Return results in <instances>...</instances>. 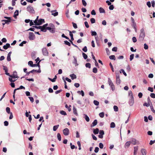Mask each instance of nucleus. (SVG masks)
<instances>
[{"label": "nucleus", "mask_w": 155, "mask_h": 155, "mask_svg": "<svg viewBox=\"0 0 155 155\" xmlns=\"http://www.w3.org/2000/svg\"><path fill=\"white\" fill-rule=\"evenodd\" d=\"M99 11L101 13H105V12L104 9L101 7L99 8Z\"/></svg>", "instance_id": "obj_23"}, {"label": "nucleus", "mask_w": 155, "mask_h": 155, "mask_svg": "<svg viewBox=\"0 0 155 155\" xmlns=\"http://www.w3.org/2000/svg\"><path fill=\"white\" fill-rule=\"evenodd\" d=\"M82 55H83V58H84L85 59H87V56L85 53H82Z\"/></svg>", "instance_id": "obj_39"}, {"label": "nucleus", "mask_w": 155, "mask_h": 155, "mask_svg": "<svg viewBox=\"0 0 155 155\" xmlns=\"http://www.w3.org/2000/svg\"><path fill=\"white\" fill-rule=\"evenodd\" d=\"M82 50L84 52H86L87 51V49L86 46H84L82 49Z\"/></svg>", "instance_id": "obj_50"}, {"label": "nucleus", "mask_w": 155, "mask_h": 155, "mask_svg": "<svg viewBox=\"0 0 155 155\" xmlns=\"http://www.w3.org/2000/svg\"><path fill=\"white\" fill-rule=\"evenodd\" d=\"M11 20H3L2 21L5 22V23L8 24L9 22H11Z\"/></svg>", "instance_id": "obj_21"}, {"label": "nucleus", "mask_w": 155, "mask_h": 155, "mask_svg": "<svg viewBox=\"0 0 155 155\" xmlns=\"http://www.w3.org/2000/svg\"><path fill=\"white\" fill-rule=\"evenodd\" d=\"M91 35L92 36H96L97 35V34L96 31H91Z\"/></svg>", "instance_id": "obj_44"}, {"label": "nucleus", "mask_w": 155, "mask_h": 155, "mask_svg": "<svg viewBox=\"0 0 155 155\" xmlns=\"http://www.w3.org/2000/svg\"><path fill=\"white\" fill-rule=\"evenodd\" d=\"M129 96L130 97H133V95L132 93V92L130 91L128 92Z\"/></svg>", "instance_id": "obj_45"}, {"label": "nucleus", "mask_w": 155, "mask_h": 155, "mask_svg": "<svg viewBox=\"0 0 155 155\" xmlns=\"http://www.w3.org/2000/svg\"><path fill=\"white\" fill-rule=\"evenodd\" d=\"M138 150V147H134V155H136L137 153Z\"/></svg>", "instance_id": "obj_15"}, {"label": "nucleus", "mask_w": 155, "mask_h": 155, "mask_svg": "<svg viewBox=\"0 0 155 155\" xmlns=\"http://www.w3.org/2000/svg\"><path fill=\"white\" fill-rule=\"evenodd\" d=\"M82 2L83 5L84 6H86L87 5V3L84 0H82Z\"/></svg>", "instance_id": "obj_56"}, {"label": "nucleus", "mask_w": 155, "mask_h": 155, "mask_svg": "<svg viewBox=\"0 0 155 155\" xmlns=\"http://www.w3.org/2000/svg\"><path fill=\"white\" fill-rule=\"evenodd\" d=\"M134 54H131L130 55V61H131L134 59Z\"/></svg>", "instance_id": "obj_49"}, {"label": "nucleus", "mask_w": 155, "mask_h": 155, "mask_svg": "<svg viewBox=\"0 0 155 155\" xmlns=\"http://www.w3.org/2000/svg\"><path fill=\"white\" fill-rule=\"evenodd\" d=\"M134 102V97H130L129 101V104L131 106H133Z\"/></svg>", "instance_id": "obj_9"}, {"label": "nucleus", "mask_w": 155, "mask_h": 155, "mask_svg": "<svg viewBox=\"0 0 155 155\" xmlns=\"http://www.w3.org/2000/svg\"><path fill=\"white\" fill-rule=\"evenodd\" d=\"M73 111L74 114H75L76 116H78V114L77 113V109L74 107H73Z\"/></svg>", "instance_id": "obj_20"}, {"label": "nucleus", "mask_w": 155, "mask_h": 155, "mask_svg": "<svg viewBox=\"0 0 155 155\" xmlns=\"http://www.w3.org/2000/svg\"><path fill=\"white\" fill-rule=\"evenodd\" d=\"M97 68H93V72L95 73H96L97 72Z\"/></svg>", "instance_id": "obj_47"}, {"label": "nucleus", "mask_w": 155, "mask_h": 155, "mask_svg": "<svg viewBox=\"0 0 155 155\" xmlns=\"http://www.w3.org/2000/svg\"><path fill=\"white\" fill-rule=\"evenodd\" d=\"M141 152L142 153V155H146V150L144 149H142L141 150Z\"/></svg>", "instance_id": "obj_19"}, {"label": "nucleus", "mask_w": 155, "mask_h": 155, "mask_svg": "<svg viewBox=\"0 0 155 155\" xmlns=\"http://www.w3.org/2000/svg\"><path fill=\"white\" fill-rule=\"evenodd\" d=\"M114 111L116 112L118 110V107L116 105L114 106Z\"/></svg>", "instance_id": "obj_38"}, {"label": "nucleus", "mask_w": 155, "mask_h": 155, "mask_svg": "<svg viewBox=\"0 0 155 155\" xmlns=\"http://www.w3.org/2000/svg\"><path fill=\"white\" fill-rule=\"evenodd\" d=\"M63 131V134L65 136H67L69 134V129L67 128H66L64 129Z\"/></svg>", "instance_id": "obj_7"}, {"label": "nucleus", "mask_w": 155, "mask_h": 155, "mask_svg": "<svg viewBox=\"0 0 155 155\" xmlns=\"http://www.w3.org/2000/svg\"><path fill=\"white\" fill-rule=\"evenodd\" d=\"M60 113L63 115H67L66 112L64 110H61L60 112Z\"/></svg>", "instance_id": "obj_35"}, {"label": "nucleus", "mask_w": 155, "mask_h": 155, "mask_svg": "<svg viewBox=\"0 0 155 155\" xmlns=\"http://www.w3.org/2000/svg\"><path fill=\"white\" fill-rule=\"evenodd\" d=\"M145 37V33L144 30L143 28H142L140 30V33L139 38L140 41H143Z\"/></svg>", "instance_id": "obj_1"}, {"label": "nucleus", "mask_w": 155, "mask_h": 155, "mask_svg": "<svg viewBox=\"0 0 155 155\" xmlns=\"http://www.w3.org/2000/svg\"><path fill=\"white\" fill-rule=\"evenodd\" d=\"M26 43V41H23L19 45L20 46H23L24 44H25Z\"/></svg>", "instance_id": "obj_46"}, {"label": "nucleus", "mask_w": 155, "mask_h": 155, "mask_svg": "<svg viewBox=\"0 0 155 155\" xmlns=\"http://www.w3.org/2000/svg\"><path fill=\"white\" fill-rule=\"evenodd\" d=\"M17 0H12V6H14L15 5V1Z\"/></svg>", "instance_id": "obj_60"}, {"label": "nucleus", "mask_w": 155, "mask_h": 155, "mask_svg": "<svg viewBox=\"0 0 155 155\" xmlns=\"http://www.w3.org/2000/svg\"><path fill=\"white\" fill-rule=\"evenodd\" d=\"M84 115L85 116L84 118L86 120L87 122H89L90 121V119L89 117L86 114H84Z\"/></svg>", "instance_id": "obj_25"}, {"label": "nucleus", "mask_w": 155, "mask_h": 155, "mask_svg": "<svg viewBox=\"0 0 155 155\" xmlns=\"http://www.w3.org/2000/svg\"><path fill=\"white\" fill-rule=\"evenodd\" d=\"M28 64L31 66V67H32V65L33 64V62L32 61H29L28 62Z\"/></svg>", "instance_id": "obj_52"}, {"label": "nucleus", "mask_w": 155, "mask_h": 155, "mask_svg": "<svg viewBox=\"0 0 155 155\" xmlns=\"http://www.w3.org/2000/svg\"><path fill=\"white\" fill-rule=\"evenodd\" d=\"M97 120L96 119L92 123V124L91 125V127L96 126L97 124Z\"/></svg>", "instance_id": "obj_14"}, {"label": "nucleus", "mask_w": 155, "mask_h": 155, "mask_svg": "<svg viewBox=\"0 0 155 155\" xmlns=\"http://www.w3.org/2000/svg\"><path fill=\"white\" fill-rule=\"evenodd\" d=\"M6 111L8 114H10V109L9 107H7L6 108Z\"/></svg>", "instance_id": "obj_42"}, {"label": "nucleus", "mask_w": 155, "mask_h": 155, "mask_svg": "<svg viewBox=\"0 0 155 155\" xmlns=\"http://www.w3.org/2000/svg\"><path fill=\"white\" fill-rule=\"evenodd\" d=\"M64 43L65 44L67 45H68V46H71L70 43L67 41H64Z\"/></svg>", "instance_id": "obj_40"}, {"label": "nucleus", "mask_w": 155, "mask_h": 155, "mask_svg": "<svg viewBox=\"0 0 155 155\" xmlns=\"http://www.w3.org/2000/svg\"><path fill=\"white\" fill-rule=\"evenodd\" d=\"M18 15V10H16L14 13V17L15 18L16 16Z\"/></svg>", "instance_id": "obj_24"}, {"label": "nucleus", "mask_w": 155, "mask_h": 155, "mask_svg": "<svg viewBox=\"0 0 155 155\" xmlns=\"http://www.w3.org/2000/svg\"><path fill=\"white\" fill-rule=\"evenodd\" d=\"M109 7V9L110 10H113L114 8V6L113 5H110Z\"/></svg>", "instance_id": "obj_63"}, {"label": "nucleus", "mask_w": 155, "mask_h": 155, "mask_svg": "<svg viewBox=\"0 0 155 155\" xmlns=\"http://www.w3.org/2000/svg\"><path fill=\"white\" fill-rule=\"evenodd\" d=\"M94 103L95 105L96 106H98L99 104V102L96 100H94Z\"/></svg>", "instance_id": "obj_43"}, {"label": "nucleus", "mask_w": 155, "mask_h": 155, "mask_svg": "<svg viewBox=\"0 0 155 155\" xmlns=\"http://www.w3.org/2000/svg\"><path fill=\"white\" fill-rule=\"evenodd\" d=\"M131 143L130 141H127L125 144L124 145V147L125 148H128L130 146V144Z\"/></svg>", "instance_id": "obj_16"}, {"label": "nucleus", "mask_w": 155, "mask_h": 155, "mask_svg": "<svg viewBox=\"0 0 155 155\" xmlns=\"http://www.w3.org/2000/svg\"><path fill=\"white\" fill-rule=\"evenodd\" d=\"M99 147L101 149H102L104 147L103 144L102 143H100L99 144Z\"/></svg>", "instance_id": "obj_58"}, {"label": "nucleus", "mask_w": 155, "mask_h": 155, "mask_svg": "<svg viewBox=\"0 0 155 155\" xmlns=\"http://www.w3.org/2000/svg\"><path fill=\"white\" fill-rule=\"evenodd\" d=\"M27 11L30 13L35 14V11L34 9L30 5L28 6L27 8Z\"/></svg>", "instance_id": "obj_3"}, {"label": "nucleus", "mask_w": 155, "mask_h": 155, "mask_svg": "<svg viewBox=\"0 0 155 155\" xmlns=\"http://www.w3.org/2000/svg\"><path fill=\"white\" fill-rule=\"evenodd\" d=\"M25 89V87H23L22 86H21L19 88H17V89H15L14 90V93H15V91L16 90H19V89Z\"/></svg>", "instance_id": "obj_28"}, {"label": "nucleus", "mask_w": 155, "mask_h": 155, "mask_svg": "<svg viewBox=\"0 0 155 155\" xmlns=\"http://www.w3.org/2000/svg\"><path fill=\"white\" fill-rule=\"evenodd\" d=\"M77 93L79 94H81V95L82 96H84V91H78L77 92Z\"/></svg>", "instance_id": "obj_26"}, {"label": "nucleus", "mask_w": 155, "mask_h": 155, "mask_svg": "<svg viewBox=\"0 0 155 155\" xmlns=\"http://www.w3.org/2000/svg\"><path fill=\"white\" fill-rule=\"evenodd\" d=\"M116 83L118 85L120 84V78H116Z\"/></svg>", "instance_id": "obj_34"}, {"label": "nucleus", "mask_w": 155, "mask_h": 155, "mask_svg": "<svg viewBox=\"0 0 155 155\" xmlns=\"http://www.w3.org/2000/svg\"><path fill=\"white\" fill-rule=\"evenodd\" d=\"M10 77L12 78H18V76L17 72L16 71H14L13 72V74L10 76Z\"/></svg>", "instance_id": "obj_10"}, {"label": "nucleus", "mask_w": 155, "mask_h": 155, "mask_svg": "<svg viewBox=\"0 0 155 155\" xmlns=\"http://www.w3.org/2000/svg\"><path fill=\"white\" fill-rule=\"evenodd\" d=\"M144 49L147 50V49L148 48V45L146 43L144 44Z\"/></svg>", "instance_id": "obj_54"}, {"label": "nucleus", "mask_w": 155, "mask_h": 155, "mask_svg": "<svg viewBox=\"0 0 155 155\" xmlns=\"http://www.w3.org/2000/svg\"><path fill=\"white\" fill-rule=\"evenodd\" d=\"M104 134V131L102 130H100L99 131V135H98V137L100 138H103V135Z\"/></svg>", "instance_id": "obj_11"}, {"label": "nucleus", "mask_w": 155, "mask_h": 155, "mask_svg": "<svg viewBox=\"0 0 155 155\" xmlns=\"http://www.w3.org/2000/svg\"><path fill=\"white\" fill-rule=\"evenodd\" d=\"M90 21L92 24L94 23L95 22V20L94 18H92L91 19Z\"/></svg>", "instance_id": "obj_41"}, {"label": "nucleus", "mask_w": 155, "mask_h": 155, "mask_svg": "<svg viewBox=\"0 0 155 155\" xmlns=\"http://www.w3.org/2000/svg\"><path fill=\"white\" fill-rule=\"evenodd\" d=\"M70 76L71 77L72 80H73L74 79H76L77 78L76 75L74 74H71L70 75Z\"/></svg>", "instance_id": "obj_27"}, {"label": "nucleus", "mask_w": 155, "mask_h": 155, "mask_svg": "<svg viewBox=\"0 0 155 155\" xmlns=\"http://www.w3.org/2000/svg\"><path fill=\"white\" fill-rule=\"evenodd\" d=\"M51 25L50 26L52 27V28L50 27H47L46 28L47 30H48L50 32L52 33H54L55 31V28L54 25L52 24H50V25Z\"/></svg>", "instance_id": "obj_2"}, {"label": "nucleus", "mask_w": 155, "mask_h": 155, "mask_svg": "<svg viewBox=\"0 0 155 155\" xmlns=\"http://www.w3.org/2000/svg\"><path fill=\"white\" fill-rule=\"evenodd\" d=\"M38 16L37 17L36 19L34 21V23H35V25H36V24H38Z\"/></svg>", "instance_id": "obj_51"}, {"label": "nucleus", "mask_w": 155, "mask_h": 155, "mask_svg": "<svg viewBox=\"0 0 155 155\" xmlns=\"http://www.w3.org/2000/svg\"><path fill=\"white\" fill-rule=\"evenodd\" d=\"M11 47L9 43L6 44L5 45H4L3 46V48L5 50L7 49L8 48Z\"/></svg>", "instance_id": "obj_13"}, {"label": "nucleus", "mask_w": 155, "mask_h": 155, "mask_svg": "<svg viewBox=\"0 0 155 155\" xmlns=\"http://www.w3.org/2000/svg\"><path fill=\"white\" fill-rule=\"evenodd\" d=\"M148 90L152 92L153 91V87H149L148 89Z\"/></svg>", "instance_id": "obj_57"}, {"label": "nucleus", "mask_w": 155, "mask_h": 155, "mask_svg": "<svg viewBox=\"0 0 155 155\" xmlns=\"http://www.w3.org/2000/svg\"><path fill=\"white\" fill-rule=\"evenodd\" d=\"M132 40L134 42H137V40L136 38L135 37H134L132 38Z\"/></svg>", "instance_id": "obj_61"}, {"label": "nucleus", "mask_w": 155, "mask_h": 155, "mask_svg": "<svg viewBox=\"0 0 155 155\" xmlns=\"http://www.w3.org/2000/svg\"><path fill=\"white\" fill-rule=\"evenodd\" d=\"M41 28H40L41 31L44 32H46L47 30L46 28H45V27L44 26H41Z\"/></svg>", "instance_id": "obj_18"}, {"label": "nucleus", "mask_w": 155, "mask_h": 155, "mask_svg": "<svg viewBox=\"0 0 155 155\" xmlns=\"http://www.w3.org/2000/svg\"><path fill=\"white\" fill-rule=\"evenodd\" d=\"M35 38V35L33 32H30L29 33L28 38L30 40H34Z\"/></svg>", "instance_id": "obj_5"}, {"label": "nucleus", "mask_w": 155, "mask_h": 155, "mask_svg": "<svg viewBox=\"0 0 155 155\" xmlns=\"http://www.w3.org/2000/svg\"><path fill=\"white\" fill-rule=\"evenodd\" d=\"M57 138L58 140L60 141L61 140V136L59 133H58L57 135Z\"/></svg>", "instance_id": "obj_30"}, {"label": "nucleus", "mask_w": 155, "mask_h": 155, "mask_svg": "<svg viewBox=\"0 0 155 155\" xmlns=\"http://www.w3.org/2000/svg\"><path fill=\"white\" fill-rule=\"evenodd\" d=\"M85 66L87 68H90L91 67V64L90 63H87L86 64Z\"/></svg>", "instance_id": "obj_48"}, {"label": "nucleus", "mask_w": 155, "mask_h": 155, "mask_svg": "<svg viewBox=\"0 0 155 155\" xmlns=\"http://www.w3.org/2000/svg\"><path fill=\"white\" fill-rule=\"evenodd\" d=\"M99 150V148L98 147H95V150H94V152L96 153H97Z\"/></svg>", "instance_id": "obj_62"}, {"label": "nucleus", "mask_w": 155, "mask_h": 155, "mask_svg": "<svg viewBox=\"0 0 155 155\" xmlns=\"http://www.w3.org/2000/svg\"><path fill=\"white\" fill-rule=\"evenodd\" d=\"M109 58L110 59L115 60V57L114 55H111L109 56Z\"/></svg>", "instance_id": "obj_36"}, {"label": "nucleus", "mask_w": 155, "mask_h": 155, "mask_svg": "<svg viewBox=\"0 0 155 155\" xmlns=\"http://www.w3.org/2000/svg\"><path fill=\"white\" fill-rule=\"evenodd\" d=\"M132 27L135 29V31L137 32V29L136 28V24L135 23H133L132 25Z\"/></svg>", "instance_id": "obj_32"}, {"label": "nucleus", "mask_w": 155, "mask_h": 155, "mask_svg": "<svg viewBox=\"0 0 155 155\" xmlns=\"http://www.w3.org/2000/svg\"><path fill=\"white\" fill-rule=\"evenodd\" d=\"M131 143L133 145L139 144V142L138 141L136 140V139L134 138H132L131 140V141H130Z\"/></svg>", "instance_id": "obj_8"}, {"label": "nucleus", "mask_w": 155, "mask_h": 155, "mask_svg": "<svg viewBox=\"0 0 155 155\" xmlns=\"http://www.w3.org/2000/svg\"><path fill=\"white\" fill-rule=\"evenodd\" d=\"M42 51L43 55L45 56L48 55V52L47 49L46 48H42Z\"/></svg>", "instance_id": "obj_6"}, {"label": "nucleus", "mask_w": 155, "mask_h": 155, "mask_svg": "<svg viewBox=\"0 0 155 155\" xmlns=\"http://www.w3.org/2000/svg\"><path fill=\"white\" fill-rule=\"evenodd\" d=\"M108 83L109 84V85L111 87L112 90L114 91L115 90V87L114 86L110 78H108Z\"/></svg>", "instance_id": "obj_4"}, {"label": "nucleus", "mask_w": 155, "mask_h": 155, "mask_svg": "<svg viewBox=\"0 0 155 155\" xmlns=\"http://www.w3.org/2000/svg\"><path fill=\"white\" fill-rule=\"evenodd\" d=\"M115 127V124L114 123L112 122L110 124V127L111 128H114Z\"/></svg>", "instance_id": "obj_31"}, {"label": "nucleus", "mask_w": 155, "mask_h": 155, "mask_svg": "<svg viewBox=\"0 0 155 155\" xmlns=\"http://www.w3.org/2000/svg\"><path fill=\"white\" fill-rule=\"evenodd\" d=\"M99 132V129L97 128L94 129L93 131V133L95 134H97Z\"/></svg>", "instance_id": "obj_22"}, {"label": "nucleus", "mask_w": 155, "mask_h": 155, "mask_svg": "<svg viewBox=\"0 0 155 155\" xmlns=\"http://www.w3.org/2000/svg\"><path fill=\"white\" fill-rule=\"evenodd\" d=\"M74 60L73 61V63L75 64V66H76L78 65V64L77 63V60L76 58L75 57H73Z\"/></svg>", "instance_id": "obj_17"}, {"label": "nucleus", "mask_w": 155, "mask_h": 155, "mask_svg": "<svg viewBox=\"0 0 155 155\" xmlns=\"http://www.w3.org/2000/svg\"><path fill=\"white\" fill-rule=\"evenodd\" d=\"M69 35L71 37V41H73L74 40V39L73 37V34L72 33L71 31H69Z\"/></svg>", "instance_id": "obj_33"}, {"label": "nucleus", "mask_w": 155, "mask_h": 155, "mask_svg": "<svg viewBox=\"0 0 155 155\" xmlns=\"http://www.w3.org/2000/svg\"><path fill=\"white\" fill-rule=\"evenodd\" d=\"M72 24H73V27L74 28H78L77 25L76 23H74V22H72Z\"/></svg>", "instance_id": "obj_59"}, {"label": "nucleus", "mask_w": 155, "mask_h": 155, "mask_svg": "<svg viewBox=\"0 0 155 155\" xmlns=\"http://www.w3.org/2000/svg\"><path fill=\"white\" fill-rule=\"evenodd\" d=\"M45 22V21L44 19H39L38 21V24H36V25H41L43 23Z\"/></svg>", "instance_id": "obj_12"}, {"label": "nucleus", "mask_w": 155, "mask_h": 155, "mask_svg": "<svg viewBox=\"0 0 155 155\" xmlns=\"http://www.w3.org/2000/svg\"><path fill=\"white\" fill-rule=\"evenodd\" d=\"M154 143H155V140H151L150 141V142L149 143V144L150 145H152Z\"/></svg>", "instance_id": "obj_64"}, {"label": "nucleus", "mask_w": 155, "mask_h": 155, "mask_svg": "<svg viewBox=\"0 0 155 155\" xmlns=\"http://www.w3.org/2000/svg\"><path fill=\"white\" fill-rule=\"evenodd\" d=\"M84 25H85V27L87 28H89V25L88 24V22L87 21H85L84 22Z\"/></svg>", "instance_id": "obj_55"}, {"label": "nucleus", "mask_w": 155, "mask_h": 155, "mask_svg": "<svg viewBox=\"0 0 155 155\" xmlns=\"http://www.w3.org/2000/svg\"><path fill=\"white\" fill-rule=\"evenodd\" d=\"M59 127V125L54 126L53 127V130L54 131H56L57 129Z\"/></svg>", "instance_id": "obj_29"}, {"label": "nucleus", "mask_w": 155, "mask_h": 155, "mask_svg": "<svg viewBox=\"0 0 155 155\" xmlns=\"http://www.w3.org/2000/svg\"><path fill=\"white\" fill-rule=\"evenodd\" d=\"M61 36L63 38H65L66 39H68L69 41V40H70L69 39V38L68 37H67L66 36H65L64 34H62V35H61Z\"/></svg>", "instance_id": "obj_53"}, {"label": "nucleus", "mask_w": 155, "mask_h": 155, "mask_svg": "<svg viewBox=\"0 0 155 155\" xmlns=\"http://www.w3.org/2000/svg\"><path fill=\"white\" fill-rule=\"evenodd\" d=\"M104 113L103 112H102L101 113H100L99 114V116L101 118H103L104 117Z\"/></svg>", "instance_id": "obj_37"}]
</instances>
